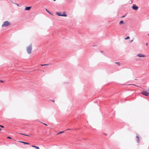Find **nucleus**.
Masks as SVG:
<instances>
[{
  "instance_id": "6",
  "label": "nucleus",
  "mask_w": 149,
  "mask_h": 149,
  "mask_svg": "<svg viewBox=\"0 0 149 149\" xmlns=\"http://www.w3.org/2000/svg\"><path fill=\"white\" fill-rule=\"evenodd\" d=\"M138 7L134 5L132 6V8L134 10H137L138 9Z\"/></svg>"
},
{
  "instance_id": "33",
  "label": "nucleus",
  "mask_w": 149,
  "mask_h": 149,
  "mask_svg": "<svg viewBox=\"0 0 149 149\" xmlns=\"http://www.w3.org/2000/svg\"><path fill=\"white\" fill-rule=\"evenodd\" d=\"M70 130V129H67V130Z\"/></svg>"
},
{
  "instance_id": "14",
  "label": "nucleus",
  "mask_w": 149,
  "mask_h": 149,
  "mask_svg": "<svg viewBox=\"0 0 149 149\" xmlns=\"http://www.w3.org/2000/svg\"><path fill=\"white\" fill-rule=\"evenodd\" d=\"M129 38H130L129 37L127 36L126 38H125V40H127V39H129Z\"/></svg>"
},
{
  "instance_id": "30",
  "label": "nucleus",
  "mask_w": 149,
  "mask_h": 149,
  "mask_svg": "<svg viewBox=\"0 0 149 149\" xmlns=\"http://www.w3.org/2000/svg\"><path fill=\"white\" fill-rule=\"evenodd\" d=\"M54 1H56V0H53Z\"/></svg>"
},
{
  "instance_id": "16",
  "label": "nucleus",
  "mask_w": 149,
  "mask_h": 149,
  "mask_svg": "<svg viewBox=\"0 0 149 149\" xmlns=\"http://www.w3.org/2000/svg\"><path fill=\"white\" fill-rule=\"evenodd\" d=\"M115 63L117 64L118 65H120V63L119 62H115Z\"/></svg>"
},
{
  "instance_id": "13",
  "label": "nucleus",
  "mask_w": 149,
  "mask_h": 149,
  "mask_svg": "<svg viewBox=\"0 0 149 149\" xmlns=\"http://www.w3.org/2000/svg\"><path fill=\"white\" fill-rule=\"evenodd\" d=\"M65 131H62V132H59L58 133H57V135H58V134H61V133H64V132Z\"/></svg>"
},
{
  "instance_id": "23",
  "label": "nucleus",
  "mask_w": 149,
  "mask_h": 149,
  "mask_svg": "<svg viewBox=\"0 0 149 149\" xmlns=\"http://www.w3.org/2000/svg\"><path fill=\"white\" fill-rule=\"evenodd\" d=\"M133 41V40H131V41H130V42H132V41Z\"/></svg>"
},
{
  "instance_id": "21",
  "label": "nucleus",
  "mask_w": 149,
  "mask_h": 149,
  "mask_svg": "<svg viewBox=\"0 0 149 149\" xmlns=\"http://www.w3.org/2000/svg\"><path fill=\"white\" fill-rule=\"evenodd\" d=\"M0 82H3V81H1V80H0Z\"/></svg>"
},
{
  "instance_id": "1",
  "label": "nucleus",
  "mask_w": 149,
  "mask_h": 149,
  "mask_svg": "<svg viewBox=\"0 0 149 149\" xmlns=\"http://www.w3.org/2000/svg\"><path fill=\"white\" fill-rule=\"evenodd\" d=\"M56 14L58 16H63L65 17H66L67 16V15H66L65 12H63L62 14L61 12H56Z\"/></svg>"
},
{
  "instance_id": "25",
  "label": "nucleus",
  "mask_w": 149,
  "mask_h": 149,
  "mask_svg": "<svg viewBox=\"0 0 149 149\" xmlns=\"http://www.w3.org/2000/svg\"><path fill=\"white\" fill-rule=\"evenodd\" d=\"M148 92H149V88L148 89Z\"/></svg>"
},
{
  "instance_id": "5",
  "label": "nucleus",
  "mask_w": 149,
  "mask_h": 149,
  "mask_svg": "<svg viewBox=\"0 0 149 149\" xmlns=\"http://www.w3.org/2000/svg\"><path fill=\"white\" fill-rule=\"evenodd\" d=\"M137 56L139 57H145V56L143 54L139 53L137 55Z\"/></svg>"
},
{
  "instance_id": "11",
  "label": "nucleus",
  "mask_w": 149,
  "mask_h": 149,
  "mask_svg": "<svg viewBox=\"0 0 149 149\" xmlns=\"http://www.w3.org/2000/svg\"><path fill=\"white\" fill-rule=\"evenodd\" d=\"M20 134H22V135H24V136H30V135H27V134H23L21 133H20Z\"/></svg>"
},
{
  "instance_id": "34",
  "label": "nucleus",
  "mask_w": 149,
  "mask_h": 149,
  "mask_svg": "<svg viewBox=\"0 0 149 149\" xmlns=\"http://www.w3.org/2000/svg\"><path fill=\"white\" fill-rule=\"evenodd\" d=\"M148 36H149V34H148Z\"/></svg>"
},
{
  "instance_id": "27",
  "label": "nucleus",
  "mask_w": 149,
  "mask_h": 149,
  "mask_svg": "<svg viewBox=\"0 0 149 149\" xmlns=\"http://www.w3.org/2000/svg\"><path fill=\"white\" fill-rule=\"evenodd\" d=\"M146 45H148V43H146Z\"/></svg>"
},
{
  "instance_id": "17",
  "label": "nucleus",
  "mask_w": 149,
  "mask_h": 149,
  "mask_svg": "<svg viewBox=\"0 0 149 149\" xmlns=\"http://www.w3.org/2000/svg\"><path fill=\"white\" fill-rule=\"evenodd\" d=\"M35 148H36L37 149H40L38 147L36 146L35 147Z\"/></svg>"
},
{
  "instance_id": "3",
  "label": "nucleus",
  "mask_w": 149,
  "mask_h": 149,
  "mask_svg": "<svg viewBox=\"0 0 149 149\" xmlns=\"http://www.w3.org/2000/svg\"><path fill=\"white\" fill-rule=\"evenodd\" d=\"M10 24V23L8 21L4 22L2 25V27H6Z\"/></svg>"
},
{
  "instance_id": "2",
  "label": "nucleus",
  "mask_w": 149,
  "mask_h": 149,
  "mask_svg": "<svg viewBox=\"0 0 149 149\" xmlns=\"http://www.w3.org/2000/svg\"><path fill=\"white\" fill-rule=\"evenodd\" d=\"M26 50L27 52L29 54H30L31 53L32 50V46L31 44H30L29 46L27 47Z\"/></svg>"
},
{
  "instance_id": "31",
  "label": "nucleus",
  "mask_w": 149,
  "mask_h": 149,
  "mask_svg": "<svg viewBox=\"0 0 149 149\" xmlns=\"http://www.w3.org/2000/svg\"><path fill=\"white\" fill-rule=\"evenodd\" d=\"M17 4V6H19L18 4Z\"/></svg>"
},
{
  "instance_id": "15",
  "label": "nucleus",
  "mask_w": 149,
  "mask_h": 149,
  "mask_svg": "<svg viewBox=\"0 0 149 149\" xmlns=\"http://www.w3.org/2000/svg\"><path fill=\"white\" fill-rule=\"evenodd\" d=\"M46 11H47L48 13H49V14H51V13H50L49 12V11L48 10H47V9H46Z\"/></svg>"
},
{
  "instance_id": "7",
  "label": "nucleus",
  "mask_w": 149,
  "mask_h": 149,
  "mask_svg": "<svg viewBox=\"0 0 149 149\" xmlns=\"http://www.w3.org/2000/svg\"><path fill=\"white\" fill-rule=\"evenodd\" d=\"M19 142L21 143H23L24 144L29 145V143H27L21 141H19Z\"/></svg>"
},
{
  "instance_id": "12",
  "label": "nucleus",
  "mask_w": 149,
  "mask_h": 149,
  "mask_svg": "<svg viewBox=\"0 0 149 149\" xmlns=\"http://www.w3.org/2000/svg\"><path fill=\"white\" fill-rule=\"evenodd\" d=\"M49 65V64H41V66H47Z\"/></svg>"
},
{
  "instance_id": "10",
  "label": "nucleus",
  "mask_w": 149,
  "mask_h": 149,
  "mask_svg": "<svg viewBox=\"0 0 149 149\" xmlns=\"http://www.w3.org/2000/svg\"><path fill=\"white\" fill-rule=\"evenodd\" d=\"M136 137L137 139V142L139 143L140 141L139 137L138 135L136 136Z\"/></svg>"
},
{
  "instance_id": "26",
  "label": "nucleus",
  "mask_w": 149,
  "mask_h": 149,
  "mask_svg": "<svg viewBox=\"0 0 149 149\" xmlns=\"http://www.w3.org/2000/svg\"><path fill=\"white\" fill-rule=\"evenodd\" d=\"M1 129L0 128V131H1Z\"/></svg>"
},
{
  "instance_id": "20",
  "label": "nucleus",
  "mask_w": 149,
  "mask_h": 149,
  "mask_svg": "<svg viewBox=\"0 0 149 149\" xmlns=\"http://www.w3.org/2000/svg\"><path fill=\"white\" fill-rule=\"evenodd\" d=\"M0 126L2 128L4 127L2 125H0Z\"/></svg>"
},
{
  "instance_id": "18",
  "label": "nucleus",
  "mask_w": 149,
  "mask_h": 149,
  "mask_svg": "<svg viewBox=\"0 0 149 149\" xmlns=\"http://www.w3.org/2000/svg\"><path fill=\"white\" fill-rule=\"evenodd\" d=\"M7 138L8 139H11V137L10 136H8V137H7Z\"/></svg>"
},
{
  "instance_id": "4",
  "label": "nucleus",
  "mask_w": 149,
  "mask_h": 149,
  "mask_svg": "<svg viewBox=\"0 0 149 149\" xmlns=\"http://www.w3.org/2000/svg\"><path fill=\"white\" fill-rule=\"evenodd\" d=\"M141 93L146 96H148L149 95V93L145 91H143Z\"/></svg>"
},
{
  "instance_id": "28",
  "label": "nucleus",
  "mask_w": 149,
  "mask_h": 149,
  "mask_svg": "<svg viewBox=\"0 0 149 149\" xmlns=\"http://www.w3.org/2000/svg\"><path fill=\"white\" fill-rule=\"evenodd\" d=\"M101 53H102V51H101Z\"/></svg>"
},
{
  "instance_id": "29",
  "label": "nucleus",
  "mask_w": 149,
  "mask_h": 149,
  "mask_svg": "<svg viewBox=\"0 0 149 149\" xmlns=\"http://www.w3.org/2000/svg\"><path fill=\"white\" fill-rule=\"evenodd\" d=\"M52 101L53 102H54V100H52Z\"/></svg>"
},
{
  "instance_id": "19",
  "label": "nucleus",
  "mask_w": 149,
  "mask_h": 149,
  "mask_svg": "<svg viewBox=\"0 0 149 149\" xmlns=\"http://www.w3.org/2000/svg\"><path fill=\"white\" fill-rule=\"evenodd\" d=\"M32 146V147H33L35 148V147H36V146H35L32 145V146Z\"/></svg>"
},
{
  "instance_id": "32",
  "label": "nucleus",
  "mask_w": 149,
  "mask_h": 149,
  "mask_svg": "<svg viewBox=\"0 0 149 149\" xmlns=\"http://www.w3.org/2000/svg\"><path fill=\"white\" fill-rule=\"evenodd\" d=\"M105 135H107L106 134H105Z\"/></svg>"
},
{
  "instance_id": "8",
  "label": "nucleus",
  "mask_w": 149,
  "mask_h": 149,
  "mask_svg": "<svg viewBox=\"0 0 149 149\" xmlns=\"http://www.w3.org/2000/svg\"><path fill=\"white\" fill-rule=\"evenodd\" d=\"M31 7H26V8H25V10H30V8H31Z\"/></svg>"
},
{
  "instance_id": "22",
  "label": "nucleus",
  "mask_w": 149,
  "mask_h": 149,
  "mask_svg": "<svg viewBox=\"0 0 149 149\" xmlns=\"http://www.w3.org/2000/svg\"><path fill=\"white\" fill-rule=\"evenodd\" d=\"M43 124L44 125H47L45 123H43Z\"/></svg>"
},
{
  "instance_id": "9",
  "label": "nucleus",
  "mask_w": 149,
  "mask_h": 149,
  "mask_svg": "<svg viewBox=\"0 0 149 149\" xmlns=\"http://www.w3.org/2000/svg\"><path fill=\"white\" fill-rule=\"evenodd\" d=\"M121 24H125V22L123 21H121L119 22V24L121 25Z\"/></svg>"
},
{
  "instance_id": "24",
  "label": "nucleus",
  "mask_w": 149,
  "mask_h": 149,
  "mask_svg": "<svg viewBox=\"0 0 149 149\" xmlns=\"http://www.w3.org/2000/svg\"><path fill=\"white\" fill-rule=\"evenodd\" d=\"M125 16H123L122 17H125Z\"/></svg>"
}]
</instances>
